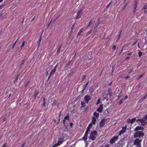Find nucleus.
<instances>
[{
	"instance_id": "5",
	"label": "nucleus",
	"mask_w": 147,
	"mask_h": 147,
	"mask_svg": "<svg viewBox=\"0 0 147 147\" xmlns=\"http://www.w3.org/2000/svg\"><path fill=\"white\" fill-rule=\"evenodd\" d=\"M61 46H62V45H61V46H60L59 47L57 51V53H58L59 52V51L61 49Z\"/></svg>"
},
{
	"instance_id": "7",
	"label": "nucleus",
	"mask_w": 147,
	"mask_h": 147,
	"mask_svg": "<svg viewBox=\"0 0 147 147\" xmlns=\"http://www.w3.org/2000/svg\"><path fill=\"white\" fill-rule=\"evenodd\" d=\"M43 100H44V101H43V106H45V98H43Z\"/></svg>"
},
{
	"instance_id": "10",
	"label": "nucleus",
	"mask_w": 147,
	"mask_h": 147,
	"mask_svg": "<svg viewBox=\"0 0 147 147\" xmlns=\"http://www.w3.org/2000/svg\"><path fill=\"white\" fill-rule=\"evenodd\" d=\"M25 61L24 60H23V61H22V63L21 64V65H23V64H24V62Z\"/></svg>"
},
{
	"instance_id": "17",
	"label": "nucleus",
	"mask_w": 147,
	"mask_h": 147,
	"mask_svg": "<svg viewBox=\"0 0 147 147\" xmlns=\"http://www.w3.org/2000/svg\"><path fill=\"white\" fill-rule=\"evenodd\" d=\"M35 16H34V18H33V19H32V20H34V19L35 18Z\"/></svg>"
},
{
	"instance_id": "6",
	"label": "nucleus",
	"mask_w": 147,
	"mask_h": 147,
	"mask_svg": "<svg viewBox=\"0 0 147 147\" xmlns=\"http://www.w3.org/2000/svg\"><path fill=\"white\" fill-rule=\"evenodd\" d=\"M25 44V42L23 41L22 42V45L21 47V48H22V47H23L24 45Z\"/></svg>"
},
{
	"instance_id": "13",
	"label": "nucleus",
	"mask_w": 147,
	"mask_h": 147,
	"mask_svg": "<svg viewBox=\"0 0 147 147\" xmlns=\"http://www.w3.org/2000/svg\"><path fill=\"white\" fill-rule=\"evenodd\" d=\"M25 144H24L21 146V147H24Z\"/></svg>"
},
{
	"instance_id": "14",
	"label": "nucleus",
	"mask_w": 147,
	"mask_h": 147,
	"mask_svg": "<svg viewBox=\"0 0 147 147\" xmlns=\"http://www.w3.org/2000/svg\"><path fill=\"white\" fill-rule=\"evenodd\" d=\"M73 74V73L72 72H71L70 74H69V75H72Z\"/></svg>"
},
{
	"instance_id": "3",
	"label": "nucleus",
	"mask_w": 147,
	"mask_h": 147,
	"mask_svg": "<svg viewBox=\"0 0 147 147\" xmlns=\"http://www.w3.org/2000/svg\"><path fill=\"white\" fill-rule=\"evenodd\" d=\"M39 92L38 90H36L35 91L34 93V98H36V96L38 94Z\"/></svg>"
},
{
	"instance_id": "20",
	"label": "nucleus",
	"mask_w": 147,
	"mask_h": 147,
	"mask_svg": "<svg viewBox=\"0 0 147 147\" xmlns=\"http://www.w3.org/2000/svg\"><path fill=\"white\" fill-rule=\"evenodd\" d=\"M39 40H40V41H41V38H39Z\"/></svg>"
},
{
	"instance_id": "8",
	"label": "nucleus",
	"mask_w": 147,
	"mask_h": 147,
	"mask_svg": "<svg viewBox=\"0 0 147 147\" xmlns=\"http://www.w3.org/2000/svg\"><path fill=\"white\" fill-rule=\"evenodd\" d=\"M7 146V143H5L3 146H2L1 147H6Z\"/></svg>"
},
{
	"instance_id": "4",
	"label": "nucleus",
	"mask_w": 147,
	"mask_h": 147,
	"mask_svg": "<svg viewBox=\"0 0 147 147\" xmlns=\"http://www.w3.org/2000/svg\"><path fill=\"white\" fill-rule=\"evenodd\" d=\"M69 119V117L68 116H66L64 118V119L63 121V123L65 124V120H68Z\"/></svg>"
},
{
	"instance_id": "19",
	"label": "nucleus",
	"mask_w": 147,
	"mask_h": 147,
	"mask_svg": "<svg viewBox=\"0 0 147 147\" xmlns=\"http://www.w3.org/2000/svg\"><path fill=\"white\" fill-rule=\"evenodd\" d=\"M11 94H10L9 95V97H10L11 96Z\"/></svg>"
},
{
	"instance_id": "21",
	"label": "nucleus",
	"mask_w": 147,
	"mask_h": 147,
	"mask_svg": "<svg viewBox=\"0 0 147 147\" xmlns=\"http://www.w3.org/2000/svg\"><path fill=\"white\" fill-rule=\"evenodd\" d=\"M51 22L48 25V26L51 23Z\"/></svg>"
},
{
	"instance_id": "1",
	"label": "nucleus",
	"mask_w": 147,
	"mask_h": 147,
	"mask_svg": "<svg viewBox=\"0 0 147 147\" xmlns=\"http://www.w3.org/2000/svg\"><path fill=\"white\" fill-rule=\"evenodd\" d=\"M63 142V138H60L59 139L58 142L57 143L55 144L52 147H56L59 146L61 144H62Z\"/></svg>"
},
{
	"instance_id": "12",
	"label": "nucleus",
	"mask_w": 147,
	"mask_h": 147,
	"mask_svg": "<svg viewBox=\"0 0 147 147\" xmlns=\"http://www.w3.org/2000/svg\"><path fill=\"white\" fill-rule=\"evenodd\" d=\"M73 123H71L70 124V125L71 127H72V126H73Z\"/></svg>"
},
{
	"instance_id": "2",
	"label": "nucleus",
	"mask_w": 147,
	"mask_h": 147,
	"mask_svg": "<svg viewBox=\"0 0 147 147\" xmlns=\"http://www.w3.org/2000/svg\"><path fill=\"white\" fill-rule=\"evenodd\" d=\"M56 69V67H55L54 69H53L51 71L50 75L49 77L48 78V79L50 78L51 75H53L55 74V72Z\"/></svg>"
},
{
	"instance_id": "15",
	"label": "nucleus",
	"mask_w": 147,
	"mask_h": 147,
	"mask_svg": "<svg viewBox=\"0 0 147 147\" xmlns=\"http://www.w3.org/2000/svg\"><path fill=\"white\" fill-rule=\"evenodd\" d=\"M3 6H4V5H2L0 7H1V8H2V7H3Z\"/></svg>"
},
{
	"instance_id": "9",
	"label": "nucleus",
	"mask_w": 147,
	"mask_h": 147,
	"mask_svg": "<svg viewBox=\"0 0 147 147\" xmlns=\"http://www.w3.org/2000/svg\"><path fill=\"white\" fill-rule=\"evenodd\" d=\"M18 77H19V75H18L17 76H16V79H15V81H17L18 79Z\"/></svg>"
},
{
	"instance_id": "16",
	"label": "nucleus",
	"mask_w": 147,
	"mask_h": 147,
	"mask_svg": "<svg viewBox=\"0 0 147 147\" xmlns=\"http://www.w3.org/2000/svg\"><path fill=\"white\" fill-rule=\"evenodd\" d=\"M3 0H0V3H1V2L2 1H3Z\"/></svg>"
},
{
	"instance_id": "18",
	"label": "nucleus",
	"mask_w": 147,
	"mask_h": 147,
	"mask_svg": "<svg viewBox=\"0 0 147 147\" xmlns=\"http://www.w3.org/2000/svg\"><path fill=\"white\" fill-rule=\"evenodd\" d=\"M74 26V25H72V28H71V30H72V28H73V26Z\"/></svg>"
},
{
	"instance_id": "11",
	"label": "nucleus",
	"mask_w": 147,
	"mask_h": 147,
	"mask_svg": "<svg viewBox=\"0 0 147 147\" xmlns=\"http://www.w3.org/2000/svg\"><path fill=\"white\" fill-rule=\"evenodd\" d=\"M17 41V40L15 42L14 44H13V47H12L13 49V48H14V46H15V44H16V42Z\"/></svg>"
}]
</instances>
